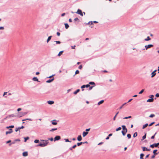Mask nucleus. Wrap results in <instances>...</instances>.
Here are the masks:
<instances>
[{
  "instance_id": "4d7b16f0",
  "label": "nucleus",
  "mask_w": 159,
  "mask_h": 159,
  "mask_svg": "<svg viewBox=\"0 0 159 159\" xmlns=\"http://www.w3.org/2000/svg\"><path fill=\"white\" fill-rule=\"evenodd\" d=\"M82 65H80L79 66V69H82Z\"/></svg>"
},
{
  "instance_id": "3c124183",
  "label": "nucleus",
  "mask_w": 159,
  "mask_h": 159,
  "mask_svg": "<svg viewBox=\"0 0 159 159\" xmlns=\"http://www.w3.org/2000/svg\"><path fill=\"white\" fill-rule=\"evenodd\" d=\"M79 71L77 70L75 72V75L76 74H79Z\"/></svg>"
},
{
  "instance_id": "a878e982",
  "label": "nucleus",
  "mask_w": 159,
  "mask_h": 159,
  "mask_svg": "<svg viewBox=\"0 0 159 159\" xmlns=\"http://www.w3.org/2000/svg\"><path fill=\"white\" fill-rule=\"evenodd\" d=\"M65 28L66 29H67L69 27V25H68V24L67 23H65Z\"/></svg>"
},
{
  "instance_id": "20e7f679",
  "label": "nucleus",
  "mask_w": 159,
  "mask_h": 159,
  "mask_svg": "<svg viewBox=\"0 0 159 159\" xmlns=\"http://www.w3.org/2000/svg\"><path fill=\"white\" fill-rule=\"evenodd\" d=\"M153 45L152 44H149L148 45H145V49L146 50H147L148 49L150 48H151L152 47Z\"/></svg>"
},
{
  "instance_id": "69168bd1",
  "label": "nucleus",
  "mask_w": 159,
  "mask_h": 159,
  "mask_svg": "<svg viewBox=\"0 0 159 159\" xmlns=\"http://www.w3.org/2000/svg\"><path fill=\"white\" fill-rule=\"evenodd\" d=\"M21 110V108H19L17 109V111H19Z\"/></svg>"
},
{
  "instance_id": "c03bdc74",
  "label": "nucleus",
  "mask_w": 159,
  "mask_h": 159,
  "mask_svg": "<svg viewBox=\"0 0 159 159\" xmlns=\"http://www.w3.org/2000/svg\"><path fill=\"white\" fill-rule=\"evenodd\" d=\"M144 91V89H142L139 93V94H142Z\"/></svg>"
},
{
  "instance_id": "49530a36",
  "label": "nucleus",
  "mask_w": 159,
  "mask_h": 159,
  "mask_svg": "<svg viewBox=\"0 0 159 159\" xmlns=\"http://www.w3.org/2000/svg\"><path fill=\"white\" fill-rule=\"evenodd\" d=\"M88 24H89L90 25H91L93 24V22L92 21H89V22L88 23Z\"/></svg>"
},
{
  "instance_id": "f3484780",
  "label": "nucleus",
  "mask_w": 159,
  "mask_h": 159,
  "mask_svg": "<svg viewBox=\"0 0 159 159\" xmlns=\"http://www.w3.org/2000/svg\"><path fill=\"white\" fill-rule=\"evenodd\" d=\"M54 80V78H52V79L46 81L47 83H49L52 81Z\"/></svg>"
},
{
  "instance_id": "c85d7f7f",
  "label": "nucleus",
  "mask_w": 159,
  "mask_h": 159,
  "mask_svg": "<svg viewBox=\"0 0 159 159\" xmlns=\"http://www.w3.org/2000/svg\"><path fill=\"white\" fill-rule=\"evenodd\" d=\"M144 155L143 153H141L140 155V158H143V157L144 156Z\"/></svg>"
},
{
  "instance_id": "5fc2aeb1",
  "label": "nucleus",
  "mask_w": 159,
  "mask_h": 159,
  "mask_svg": "<svg viewBox=\"0 0 159 159\" xmlns=\"http://www.w3.org/2000/svg\"><path fill=\"white\" fill-rule=\"evenodd\" d=\"M19 130V128H16L15 131L16 132H17L18 130Z\"/></svg>"
},
{
  "instance_id": "bf43d9fd",
  "label": "nucleus",
  "mask_w": 159,
  "mask_h": 159,
  "mask_svg": "<svg viewBox=\"0 0 159 159\" xmlns=\"http://www.w3.org/2000/svg\"><path fill=\"white\" fill-rule=\"evenodd\" d=\"M85 87H86L87 88H88V87H90L89 84H87L86 85H85Z\"/></svg>"
},
{
  "instance_id": "f8f14e48",
  "label": "nucleus",
  "mask_w": 159,
  "mask_h": 159,
  "mask_svg": "<svg viewBox=\"0 0 159 159\" xmlns=\"http://www.w3.org/2000/svg\"><path fill=\"white\" fill-rule=\"evenodd\" d=\"M154 101L153 98H149L147 100V102H152Z\"/></svg>"
},
{
  "instance_id": "0e129e2a",
  "label": "nucleus",
  "mask_w": 159,
  "mask_h": 159,
  "mask_svg": "<svg viewBox=\"0 0 159 159\" xmlns=\"http://www.w3.org/2000/svg\"><path fill=\"white\" fill-rule=\"evenodd\" d=\"M76 145L75 144L72 147V148H75L76 147Z\"/></svg>"
},
{
  "instance_id": "79ce46f5",
  "label": "nucleus",
  "mask_w": 159,
  "mask_h": 159,
  "mask_svg": "<svg viewBox=\"0 0 159 159\" xmlns=\"http://www.w3.org/2000/svg\"><path fill=\"white\" fill-rule=\"evenodd\" d=\"M121 129V127H118V128H117V129H116V131H118L119 130H120Z\"/></svg>"
},
{
  "instance_id": "7c9ffc66",
  "label": "nucleus",
  "mask_w": 159,
  "mask_h": 159,
  "mask_svg": "<svg viewBox=\"0 0 159 159\" xmlns=\"http://www.w3.org/2000/svg\"><path fill=\"white\" fill-rule=\"evenodd\" d=\"M57 129V128H53V129H52L51 130H50V131L51 132H52L54 130H56Z\"/></svg>"
},
{
  "instance_id": "338daca9",
  "label": "nucleus",
  "mask_w": 159,
  "mask_h": 159,
  "mask_svg": "<svg viewBox=\"0 0 159 159\" xmlns=\"http://www.w3.org/2000/svg\"><path fill=\"white\" fill-rule=\"evenodd\" d=\"M11 142V140H8V141H7L6 142V143H10Z\"/></svg>"
},
{
  "instance_id": "bb28decb",
  "label": "nucleus",
  "mask_w": 159,
  "mask_h": 159,
  "mask_svg": "<svg viewBox=\"0 0 159 159\" xmlns=\"http://www.w3.org/2000/svg\"><path fill=\"white\" fill-rule=\"evenodd\" d=\"M30 120V121H32V120L31 119H28V118H27V119H23L22 120V121H25V120Z\"/></svg>"
},
{
  "instance_id": "c756f323",
  "label": "nucleus",
  "mask_w": 159,
  "mask_h": 159,
  "mask_svg": "<svg viewBox=\"0 0 159 159\" xmlns=\"http://www.w3.org/2000/svg\"><path fill=\"white\" fill-rule=\"evenodd\" d=\"M29 139V138L28 137H27L24 138V139H25L24 142H26L27 140Z\"/></svg>"
},
{
  "instance_id": "13d9d810",
  "label": "nucleus",
  "mask_w": 159,
  "mask_h": 159,
  "mask_svg": "<svg viewBox=\"0 0 159 159\" xmlns=\"http://www.w3.org/2000/svg\"><path fill=\"white\" fill-rule=\"evenodd\" d=\"M48 140H50L51 141H52L53 140V138H51L48 139Z\"/></svg>"
},
{
  "instance_id": "37998d69",
  "label": "nucleus",
  "mask_w": 159,
  "mask_h": 159,
  "mask_svg": "<svg viewBox=\"0 0 159 159\" xmlns=\"http://www.w3.org/2000/svg\"><path fill=\"white\" fill-rule=\"evenodd\" d=\"M14 127V125H11L10 126H8V127H7V128H13Z\"/></svg>"
},
{
  "instance_id": "864d4df0",
  "label": "nucleus",
  "mask_w": 159,
  "mask_h": 159,
  "mask_svg": "<svg viewBox=\"0 0 159 159\" xmlns=\"http://www.w3.org/2000/svg\"><path fill=\"white\" fill-rule=\"evenodd\" d=\"M18 128H19V129H20L24 128V127L23 126H22L21 127H19Z\"/></svg>"
},
{
  "instance_id": "393cba45",
  "label": "nucleus",
  "mask_w": 159,
  "mask_h": 159,
  "mask_svg": "<svg viewBox=\"0 0 159 159\" xmlns=\"http://www.w3.org/2000/svg\"><path fill=\"white\" fill-rule=\"evenodd\" d=\"M80 91V90L79 89H77L76 91H75V92H74V94H76L77 93H78V92H79Z\"/></svg>"
},
{
  "instance_id": "6ab92c4d",
  "label": "nucleus",
  "mask_w": 159,
  "mask_h": 159,
  "mask_svg": "<svg viewBox=\"0 0 159 159\" xmlns=\"http://www.w3.org/2000/svg\"><path fill=\"white\" fill-rule=\"evenodd\" d=\"M7 116H8V118L10 117H16V116H15L14 114L10 115Z\"/></svg>"
},
{
  "instance_id": "a211bd4d",
  "label": "nucleus",
  "mask_w": 159,
  "mask_h": 159,
  "mask_svg": "<svg viewBox=\"0 0 159 159\" xmlns=\"http://www.w3.org/2000/svg\"><path fill=\"white\" fill-rule=\"evenodd\" d=\"M156 143H154L152 144L151 145H150V147L151 148H154V147H157V146H156L155 145H156Z\"/></svg>"
},
{
  "instance_id": "774afa93",
  "label": "nucleus",
  "mask_w": 159,
  "mask_h": 159,
  "mask_svg": "<svg viewBox=\"0 0 159 159\" xmlns=\"http://www.w3.org/2000/svg\"><path fill=\"white\" fill-rule=\"evenodd\" d=\"M159 145V143H156V145H155L156 146H157V147H158V146Z\"/></svg>"
},
{
  "instance_id": "39448f33",
  "label": "nucleus",
  "mask_w": 159,
  "mask_h": 159,
  "mask_svg": "<svg viewBox=\"0 0 159 159\" xmlns=\"http://www.w3.org/2000/svg\"><path fill=\"white\" fill-rule=\"evenodd\" d=\"M23 116H24L23 114V112H20L18 113V115L16 116L17 117H20Z\"/></svg>"
},
{
  "instance_id": "9b49d317",
  "label": "nucleus",
  "mask_w": 159,
  "mask_h": 159,
  "mask_svg": "<svg viewBox=\"0 0 159 159\" xmlns=\"http://www.w3.org/2000/svg\"><path fill=\"white\" fill-rule=\"evenodd\" d=\"M82 139V138L81 135H79L77 137V140L78 141H81Z\"/></svg>"
},
{
  "instance_id": "423d86ee",
  "label": "nucleus",
  "mask_w": 159,
  "mask_h": 159,
  "mask_svg": "<svg viewBox=\"0 0 159 159\" xmlns=\"http://www.w3.org/2000/svg\"><path fill=\"white\" fill-rule=\"evenodd\" d=\"M61 139V137L60 136H56L54 139V141H57L60 140Z\"/></svg>"
},
{
  "instance_id": "4be33fe9",
  "label": "nucleus",
  "mask_w": 159,
  "mask_h": 159,
  "mask_svg": "<svg viewBox=\"0 0 159 159\" xmlns=\"http://www.w3.org/2000/svg\"><path fill=\"white\" fill-rule=\"evenodd\" d=\"M52 37V36H50L49 37H48L47 40V42L48 43L49 41L51 40V38Z\"/></svg>"
},
{
  "instance_id": "aec40b11",
  "label": "nucleus",
  "mask_w": 159,
  "mask_h": 159,
  "mask_svg": "<svg viewBox=\"0 0 159 159\" xmlns=\"http://www.w3.org/2000/svg\"><path fill=\"white\" fill-rule=\"evenodd\" d=\"M74 20L75 21H77L78 22H80V20H79V19H78V18L77 17H76V18H75Z\"/></svg>"
},
{
  "instance_id": "2f4dec72",
  "label": "nucleus",
  "mask_w": 159,
  "mask_h": 159,
  "mask_svg": "<svg viewBox=\"0 0 159 159\" xmlns=\"http://www.w3.org/2000/svg\"><path fill=\"white\" fill-rule=\"evenodd\" d=\"M126 104V103H124V104H123L122 106H121L119 108V109H121L122 107H123Z\"/></svg>"
},
{
  "instance_id": "4c0bfd02",
  "label": "nucleus",
  "mask_w": 159,
  "mask_h": 159,
  "mask_svg": "<svg viewBox=\"0 0 159 159\" xmlns=\"http://www.w3.org/2000/svg\"><path fill=\"white\" fill-rule=\"evenodd\" d=\"M146 134L144 136H143L142 137V140H144L146 138Z\"/></svg>"
},
{
  "instance_id": "f03ea898",
  "label": "nucleus",
  "mask_w": 159,
  "mask_h": 159,
  "mask_svg": "<svg viewBox=\"0 0 159 159\" xmlns=\"http://www.w3.org/2000/svg\"><path fill=\"white\" fill-rule=\"evenodd\" d=\"M122 127L123 130L121 132L123 135L124 136L125 135L126 133L127 132V129L126 128V127L124 125H122Z\"/></svg>"
},
{
  "instance_id": "7ed1b4c3",
  "label": "nucleus",
  "mask_w": 159,
  "mask_h": 159,
  "mask_svg": "<svg viewBox=\"0 0 159 159\" xmlns=\"http://www.w3.org/2000/svg\"><path fill=\"white\" fill-rule=\"evenodd\" d=\"M76 13L80 15L81 16H83L82 11L80 9H78Z\"/></svg>"
},
{
  "instance_id": "1a4fd4ad",
  "label": "nucleus",
  "mask_w": 159,
  "mask_h": 159,
  "mask_svg": "<svg viewBox=\"0 0 159 159\" xmlns=\"http://www.w3.org/2000/svg\"><path fill=\"white\" fill-rule=\"evenodd\" d=\"M12 129H9V131L6 132V134H11V133H12Z\"/></svg>"
},
{
  "instance_id": "e433bc0d",
  "label": "nucleus",
  "mask_w": 159,
  "mask_h": 159,
  "mask_svg": "<svg viewBox=\"0 0 159 159\" xmlns=\"http://www.w3.org/2000/svg\"><path fill=\"white\" fill-rule=\"evenodd\" d=\"M155 116V115H154V114H151V115H150V116H149V117H151V118H152V117H154V116Z\"/></svg>"
},
{
  "instance_id": "58836bf2",
  "label": "nucleus",
  "mask_w": 159,
  "mask_h": 159,
  "mask_svg": "<svg viewBox=\"0 0 159 159\" xmlns=\"http://www.w3.org/2000/svg\"><path fill=\"white\" fill-rule=\"evenodd\" d=\"M131 118V116H129L128 117H124L123 118V119H128V118Z\"/></svg>"
},
{
  "instance_id": "680f3d73",
  "label": "nucleus",
  "mask_w": 159,
  "mask_h": 159,
  "mask_svg": "<svg viewBox=\"0 0 159 159\" xmlns=\"http://www.w3.org/2000/svg\"><path fill=\"white\" fill-rule=\"evenodd\" d=\"M156 96L157 97H159V94L158 93H157L156 95Z\"/></svg>"
},
{
  "instance_id": "e2e57ef3",
  "label": "nucleus",
  "mask_w": 159,
  "mask_h": 159,
  "mask_svg": "<svg viewBox=\"0 0 159 159\" xmlns=\"http://www.w3.org/2000/svg\"><path fill=\"white\" fill-rule=\"evenodd\" d=\"M57 36H59L60 35V33L59 32H57Z\"/></svg>"
},
{
  "instance_id": "dca6fc26",
  "label": "nucleus",
  "mask_w": 159,
  "mask_h": 159,
  "mask_svg": "<svg viewBox=\"0 0 159 159\" xmlns=\"http://www.w3.org/2000/svg\"><path fill=\"white\" fill-rule=\"evenodd\" d=\"M56 120H53L52 121V125H56L57 124V122H54V121H56Z\"/></svg>"
},
{
  "instance_id": "72a5a7b5",
  "label": "nucleus",
  "mask_w": 159,
  "mask_h": 159,
  "mask_svg": "<svg viewBox=\"0 0 159 159\" xmlns=\"http://www.w3.org/2000/svg\"><path fill=\"white\" fill-rule=\"evenodd\" d=\"M127 137L128 139H130L131 138V135L130 134H128L127 135Z\"/></svg>"
},
{
  "instance_id": "a18cd8bd",
  "label": "nucleus",
  "mask_w": 159,
  "mask_h": 159,
  "mask_svg": "<svg viewBox=\"0 0 159 159\" xmlns=\"http://www.w3.org/2000/svg\"><path fill=\"white\" fill-rule=\"evenodd\" d=\"M82 143H83V142H81L80 143H77V145L78 146H79Z\"/></svg>"
},
{
  "instance_id": "9d476101",
  "label": "nucleus",
  "mask_w": 159,
  "mask_h": 159,
  "mask_svg": "<svg viewBox=\"0 0 159 159\" xmlns=\"http://www.w3.org/2000/svg\"><path fill=\"white\" fill-rule=\"evenodd\" d=\"M28 155V153L27 152H23V156L24 157L27 156Z\"/></svg>"
},
{
  "instance_id": "09e8293b",
  "label": "nucleus",
  "mask_w": 159,
  "mask_h": 159,
  "mask_svg": "<svg viewBox=\"0 0 159 159\" xmlns=\"http://www.w3.org/2000/svg\"><path fill=\"white\" fill-rule=\"evenodd\" d=\"M157 134L156 133L155 134H154V135L153 136H152L151 137V139H153L154 138V136H155L156 135V134Z\"/></svg>"
},
{
  "instance_id": "603ef678",
  "label": "nucleus",
  "mask_w": 159,
  "mask_h": 159,
  "mask_svg": "<svg viewBox=\"0 0 159 159\" xmlns=\"http://www.w3.org/2000/svg\"><path fill=\"white\" fill-rule=\"evenodd\" d=\"M154 122H152V123H151L149 125V126H152L153 124H154Z\"/></svg>"
},
{
  "instance_id": "5701e85b",
  "label": "nucleus",
  "mask_w": 159,
  "mask_h": 159,
  "mask_svg": "<svg viewBox=\"0 0 159 159\" xmlns=\"http://www.w3.org/2000/svg\"><path fill=\"white\" fill-rule=\"evenodd\" d=\"M104 102L103 100H102L98 103V105H99L101 104L102 103Z\"/></svg>"
},
{
  "instance_id": "f704fd0d",
  "label": "nucleus",
  "mask_w": 159,
  "mask_h": 159,
  "mask_svg": "<svg viewBox=\"0 0 159 159\" xmlns=\"http://www.w3.org/2000/svg\"><path fill=\"white\" fill-rule=\"evenodd\" d=\"M89 84L91 85H95V84L94 82H89Z\"/></svg>"
},
{
  "instance_id": "cd10ccee",
  "label": "nucleus",
  "mask_w": 159,
  "mask_h": 159,
  "mask_svg": "<svg viewBox=\"0 0 159 159\" xmlns=\"http://www.w3.org/2000/svg\"><path fill=\"white\" fill-rule=\"evenodd\" d=\"M63 52V51H61L58 54V56H60L61 55L62 53Z\"/></svg>"
},
{
  "instance_id": "ddd939ff",
  "label": "nucleus",
  "mask_w": 159,
  "mask_h": 159,
  "mask_svg": "<svg viewBox=\"0 0 159 159\" xmlns=\"http://www.w3.org/2000/svg\"><path fill=\"white\" fill-rule=\"evenodd\" d=\"M32 80L33 81H35L39 82V81L38 80V79L36 77H33V78Z\"/></svg>"
},
{
  "instance_id": "ea45409f",
  "label": "nucleus",
  "mask_w": 159,
  "mask_h": 159,
  "mask_svg": "<svg viewBox=\"0 0 159 159\" xmlns=\"http://www.w3.org/2000/svg\"><path fill=\"white\" fill-rule=\"evenodd\" d=\"M85 85H83L81 87V88L82 89V91L84 90V89H83V88H85Z\"/></svg>"
},
{
  "instance_id": "de8ad7c7",
  "label": "nucleus",
  "mask_w": 159,
  "mask_h": 159,
  "mask_svg": "<svg viewBox=\"0 0 159 159\" xmlns=\"http://www.w3.org/2000/svg\"><path fill=\"white\" fill-rule=\"evenodd\" d=\"M64 140L66 142H71V141H69V140L68 139H65Z\"/></svg>"
},
{
  "instance_id": "8fccbe9b",
  "label": "nucleus",
  "mask_w": 159,
  "mask_h": 159,
  "mask_svg": "<svg viewBox=\"0 0 159 159\" xmlns=\"http://www.w3.org/2000/svg\"><path fill=\"white\" fill-rule=\"evenodd\" d=\"M55 42H56L57 44H60L61 43V42L60 41H55Z\"/></svg>"
},
{
  "instance_id": "052dcab7",
  "label": "nucleus",
  "mask_w": 159,
  "mask_h": 159,
  "mask_svg": "<svg viewBox=\"0 0 159 159\" xmlns=\"http://www.w3.org/2000/svg\"><path fill=\"white\" fill-rule=\"evenodd\" d=\"M93 86H90V87H89V90H91L93 88Z\"/></svg>"
},
{
  "instance_id": "412c9836",
  "label": "nucleus",
  "mask_w": 159,
  "mask_h": 159,
  "mask_svg": "<svg viewBox=\"0 0 159 159\" xmlns=\"http://www.w3.org/2000/svg\"><path fill=\"white\" fill-rule=\"evenodd\" d=\"M148 125V124H147V123L146 124H145V125H143V127H142V129H145Z\"/></svg>"
},
{
  "instance_id": "a19ab883",
  "label": "nucleus",
  "mask_w": 159,
  "mask_h": 159,
  "mask_svg": "<svg viewBox=\"0 0 159 159\" xmlns=\"http://www.w3.org/2000/svg\"><path fill=\"white\" fill-rule=\"evenodd\" d=\"M39 142V140L38 139H36L34 141V142L36 143H38Z\"/></svg>"
},
{
  "instance_id": "2eb2a0df",
  "label": "nucleus",
  "mask_w": 159,
  "mask_h": 159,
  "mask_svg": "<svg viewBox=\"0 0 159 159\" xmlns=\"http://www.w3.org/2000/svg\"><path fill=\"white\" fill-rule=\"evenodd\" d=\"M47 102L48 104L52 105L54 103V102L52 101H49Z\"/></svg>"
},
{
  "instance_id": "0eeeda50",
  "label": "nucleus",
  "mask_w": 159,
  "mask_h": 159,
  "mask_svg": "<svg viewBox=\"0 0 159 159\" xmlns=\"http://www.w3.org/2000/svg\"><path fill=\"white\" fill-rule=\"evenodd\" d=\"M156 71H157V70H155L153 72H152V74H151V75H152L151 77L152 78L154 77L155 75H156V73H155V72Z\"/></svg>"
},
{
  "instance_id": "4468645a",
  "label": "nucleus",
  "mask_w": 159,
  "mask_h": 159,
  "mask_svg": "<svg viewBox=\"0 0 159 159\" xmlns=\"http://www.w3.org/2000/svg\"><path fill=\"white\" fill-rule=\"evenodd\" d=\"M88 132H86L84 131L83 133V137L85 136L88 134Z\"/></svg>"
},
{
  "instance_id": "b1692460",
  "label": "nucleus",
  "mask_w": 159,
  "mask_h": 159,
  "mask_svg": "<svg viewBox=\"0 0 159 159\" xmlns=\"http://www.w3.org/2000/svg\"><path fill=\"white\" fill-rule=\"evenodd\" d=\"M151 40V39L149 36H148L146 39H145L144 40L146 41H148Z\"/></svg>"
},
{
  "instance_id": "c9c22d12",
  "label": "nucleus",
  "mask_w": 159,
  "mask_h": 159,
  "mask_svg": "<svg viewBox=\"0 0 159 159\" xmlns=\"http://www.w3.org/2000/svg\"><path fill=\"white\" fill-rule=\"evenodd\" d=\"M157 149H156V150H154L153 151V153L154 154H157V153H156V152H157Z\"/></svg>"
},
{
  "instance_id": "473e14b6",
  "label": "nucleus",
  "mask_w": 159,
  "mask_h": 159,
  "mask_svg": "<svg viewBox=\"0 0 159 159\" xmlns=\"http://www.w3.org/2000/svg\"><path fill=\"white\" fill-rule=\"evenodd\" d=\"M137 135V132H135L133 134V137L135 138Z\"/></svg>"
},
{
  "instance_id": "6e6552de",
  "label": "nucleus",
  "mask_w": 159,
  "mask_h": 159,
  "mask_svg": "<svg viewBox=\"0 0 159 159\" xmlns=\"http://www.w3.org/2000/svg\"><path fill=\"white\" fill-rule=\"evenodd\" d=\"M142 148H143V151H149L150 150V149H149L147 148H146L145 147H142Z\"/></svg>"
},
{
  "instance_id": "f257e3e1",
  "label": "nucleus",
  "mask_w": 159,
  "mask_h": 159,
  "mask_svg": "<svg viewBox=\"0 0 159 159\" xmlns=\"http://www.w3.org/2000/svg\"><path fill=\"white\" fill-rule=\"evenodd\" d=\"M42 141H45V142H43V143H40L39 144H38L37 145V146H40L41 147H45L47 145V144L48 143V140H41Z\"/></svg>"
},
{
  "instance_id": "6e6d98bb",
  "label": "nucleus",
  "mask_w": 159,
  "mask_h": 159,
  "mask_svg": "<svg viewBox=\"0 0 159 159\" xmlns=\"http://www.w3.org/2000/svg\"><path fill=\"white\" fill-rule=\"evenodd\" d=\"M27 113H28L27 112H23V114L24 116L26 115L27 114Z\"/></svg>"
}]
</instances>
